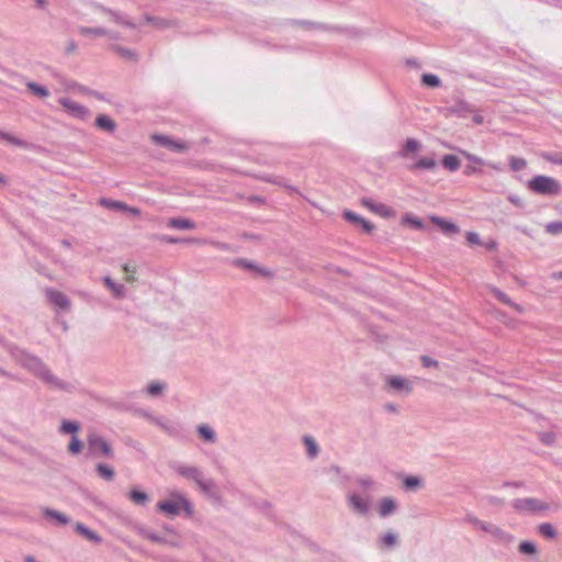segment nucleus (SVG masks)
<instances>
[{
  "mask_svg": "<svg viewBox=\"0 0 562 562\" xmlns=\"http://www.w3.org/2000/svg\"><path fill=\"white\" fill-rule=\"evenodd\" d=\"M103 282L113 292L115 297L121 299L125 295V286L123 284L114 282L110 277H104Z\"/></svg>",
  "mask_w": 562,
  "mask_h": 562,
  "instance_id": "30",
  "label": "nucleus"
},
{
  "mask_svg": "<svg viewBox=\"0 0 562 562\" xmlns=\"http://www.w3.org/2000/svg\"><path fill=\"white\" fill-rule=\"evenodd\" d=\"M420 148V143L414 138L406 139L403 148L396 154L401 158H406L408 153H415Z\"/></svg>",
  "mask_w": 562,
  "mask_h": 562,
  "instance_id": "28",
  "label": "nucleus"
},
{
  "mask_svg": "<svg viewBox=\"0 0 562 562\" xmlns=\"http://www.w3.org/2000/svg\"><path fill=\"white\" fill-rule=\"evenodd\" d=\"M344 218L348 222L361 226L362 229L367 233H371L374 228L373 224H371L369 221L364 220L363 217H361L360 215L356 214L352 211H345Z\"/></svg>",
  "mask_w": 562,
  "mask_h": 562,
  "instance_id": "18",
  "label": "nucleus"
},
{
  "mask_svg": "<svg viewBox=\"0 0 562 562\" xmlns=\"http://www.w3.org/2000/svg\"><path fill=\"white\" fill-rule=\"evenodd\" d=\"M79 430V425L72 420H63L60 431L64 434H76Z\"/></svg>",
  "mask_w": 562,
  "mask_h": 562,
  "instance_id": "45",
  "label": "nucleus"
},
{
  "mask_svg": "<svg viewBox=\"0 0 562 562\" xmlns=\"http://www.w3.org/2000/svg\"><path fill=\"white\" fill-rule=\"evenodd\" d=\"M160 239L168 244H178V243H183V241L190 240V239H183V238L171 237V236H162Z\"/></svg>",
  "mask_w": 562,
  "mask_h": 562,
  "instance_id": "60",
  "label": "nucleus"
},
{
  "mask_svg": "<svg viewBox=\"0 0 562 562\" xmlns=\"http://www.w3.org/2000/svg\"><path fill=\"white\" fill-rule=\"evenodd\" d=\"M512 507L520 514H537L549 509V505L535 497L515 498L512 501Z\"/></svg>",
  "mask_w": 562,
  "mask_h": 562,
  "instance_id": "6",
  "label": "nucleus"
},
{
  "mask_svg": "<svg viewBox=\"0 0 562 562\" xmlns=\"http://www.w3.org/2000/svg\"><path fill=\"white\" fill-rule=\"evenodd\" d=\"M538 530L539 532L546 537V538H549V539H553L555 538L557 536V531L555 529L553 528V526L549 522H543V524H540L538 526Z\"/></svg>",
  "mask_w": 562,
  "mask_h": 562,
  "instance_id": "40",
  "label": "nucleus"
},
{
  "mask_svg": "<svg viewBox=\"0 0 562 562\" xmlns=\"http://www.w3.org/2000/svg\"><path fill=\"white\" fill-rule=\"evenodd\" d=\"M518 549L522 554H535L537 552V547L532 541H521Z\"/></svg>",
  "mask_w": 562,
  "mask_h": 562,
  "instance_id": "47",
  "label": "nucleus"
},
{
  "mask_svg": "<svg viewBox=\"0 0 562 562\" xmlns=\"http://www.w3.org/2000/svg\"><path fill=\"white\" fill-rule=\"evenodd\" d=\"M361 204L372 213L378 214L384 218H390L394 215V211L390 206L380 202H375L371 198H362Z\"/></svg>",
  "mask_w": 562,
  "mask_h": 562,
  "instance_id": "12",
  "label": "nucleus"
},
{
  "mask_svg": "<svg viewBox=\"0 0 562 562\" xmlns=\"http://www.w3.org/2000/svg\"><path fill=\"white\" fill-rule=\"evenodd\" d=\"M77 49V44L74 41L68 42L66 46V53L70 54L74 53Z\"/></svg>",
  "mask_w": 562,
  "mask_h": 562,
  "instance_id": "63",
  "label": "nucleus"
},
{
  "mask_svg": "<svg viewBox=\"0 0 562 562\" xmlns=\"http://www.w3.org/2000/svg\"><path fill=\"white\" fill-rule=\"evenodd\" d=\"M509 166L513 171L522 170L527 166L526 159L521 157L510 156L509 157Z\"/></svg>",
  "mask_w": 562,
  "mask_h": 562,
  "instance_id": "43",
  "label": "nucleus"
},
{
  "mask_svg": "<svg viewBox=\"0 0 562 562\" xmlns=\"http://www.w3.org/2000/svg\"><path fill=\"white\" fill-rule=\"evenodd\" d=\"M173 470L178 475L193 481L204 494H210L215 487L214 481L205 479L203 472L198 467L176 463Z\"/></svg>",
  "mask_w": 562,
  "mask_h": 562,
  "instance_id": "2",
  "label": "nucleus"
},
{
  "mask_svg": "<svg viewBox=\"0 0 562 562\" xmlns=\"http://www.w3.org/2000/svg\"><path fill=\"white\" fill-rule=\"evenodd\" d=\"M151 420L157 425L159 426L161 429H164V425H166L168 423L167 419H164L161 417H151Z\"/></svg>",
  "mask_w": 562,
  "mask_h": 562,
  "instance_id": "62",
  "label": "nucleus"
},
{
  "mask_svg": "<svg viewBox=\"0 0 562 562\" xmlns=\"http://www.w3.org/2000/svg\"><path fill=\"white\" fill-rule=\"evenodd\" d=\"M461 155L472 164V165L467 166L465 169L463 170V173L465 176L482 173L480 166H488L492 169L497 170V171L502 170V167L499 164L487 162L483 158H481L474 154H471L467 150H461Z\"/></svg>",
  "mask_w": 562,
  "mask_h": 562,
  "instance_id": "7",
  "label": "nucleus"
},
{
  "mask_svg": "<svg viewBox=\"0 0 562 562\" xmlns=\"http://www.w3.org/2000/svg\"><path fill=\"white\" fill-rule=\"evenodd\" d=\"M168 226L180 231H190L195 228V223L184 217H172L168 222Z\"/></svg>",
  "mask_w": 562,
  "mask_h": 562,
  "instance_id": "22",
  "label": "nucleus"
},
{
  "mask_svg": "<svg viewBox=\"0 0 562 562\" xmlns=\"http://www.w3.org/2000/svg\"><path fill=\"white\" fill-rule=\"evenodd\" d=\"M95 8L103 13L110 14L115 23L127 27H135V24L131 22L124 14L112 11L111 9L104 8L100 4H97Z\"/></svg>",
  "mask_w": 562,
  "mask_h": 562,
  "instance_id": "20",
  "label": "nucleus"
},
{
  "mask_svg": "<svg viewBox=\"0 0 562 562\" xmlns=\"http://www.w3.org/2000/svg\"><path fill=\"white\" fill-rule=\"evenodd\" d=\"M430 221L447 235L458 234L460 232L459 227L454 223L446 218L432 215Z\"/></svg>",
  "mask_w": 562,
  "mask_h": 562,
  "instance_id": "17",
  "label": "nucleus"
},
{
  "mask_svg": "<svg viewBox=\"0 0 562 562\" xmlns=\"http://www.w3.org/2000/svg\"><path fill=\"white\" fill-rule=\"evenodd\" d=\"M546 232L551 235H558L562 233V222H550L546 225Z\"/></svg>",
  "mask_w": 562,
  "mask_h": 562,
  "instance_id": "53",
  "label": "nucleus"
},
{
  "mask_svg": "<svg viewBox=\"0 0 562 562\" xmlns=\"http://www.w3.org/2000/svg\"><path fill=\"white\" fill-rule=\"evenodd\" d=\"M95 126L109 133H114L116 130L115 121L105 114H100L97 116Z\"/></svg>",
  "mask_w": 562,
  "mask_h": 562,
  "instance_id": "24",
  "label": "nucleus"
},
{
  "mask_svg": "<svg viewBox=\"0 0 562 562\" xmlns=\"http://www.w3.org/2000/svg\"><path fill=\"white\" fill-rule=\"evenodd\" d=\"M491 293L503 304L510 306L514 308L518 314L525 313V307L520 304L515 303L505 292L501 291L499 289L495 286L488 288Z\"/></svg>",
  "mask_w": 562,
  "mask_h": 562,
  "instance_id": "16",
  "label": "nucleus"
},
{
  "mask_svg": "<svg viewBox=\"0 0 562 562\" xmlns=\"http://www.w3.org/2000/svg\"><path fill=\"white\" fill-rule=\"evenodd\" d=\"M81 449H82V442L80 441V439L77 436L74 435L69 442L68 451L71 454H78L81 451Z\"/></svg>",
  "mask_w": 562,
  "mask_h": 562,
  "instance_id": "48",
  "label": "nucleus"
},
{
  "mask_svg": "<svg viewBox=\"0 0 562 562\" xmlns=\"http://www.w3.org/2000/svg\"><path fill=\"white\" fill-rule=\"evenodd\" d=\"M422 82L425 86L431 87V88H438L441 86V80L437 75L434 74H424L422 76Z\"/></svg>",
  "mask_w": 562,
  "mask_h": 562,
  "instance_id": "38",
  "label": "nucleus"
},
{
  "mask_svg": "<svg viewBox=\"0 0 562 562\" xmlns=\"http://www.w3.org/2000/svg\"><path fill=\"white\" fill-rule=\"evenodd\" d=\"M304 446L306 447V454L310 459H314L318 456L319 448L315 439L311 436L303 437Z\"/></svg>",
  "mask_w": 562,
  "mask_h": 562,
  "instance_id": "29",
  "label": "nucleus"
},
{
  "mask_svg": "<svg viewBox=\"0 0 562 562\" xmlns=\"http://www.w3.org/2000/svg\"><path fill=\"white\" fill-rule=\"evenodd\" d=\"M442 166L449 171H457L460 167V160L454 155H445L442 158Z\"/></svg>",
  "mask_w": 562,
  "mask_h": 562,
  "instance_id": "35",
  "label": "nucleus"
},
{
  "mask_svg": "<svg viewBox=\"0 0 562 562\" xmlns=\"http://www.w3.org/2000/svg\"><path fill=\"white\" fill-rule=\"evenodd\" d=\"M528 188L542 195H558L561 192V183L549 176H536L528 182Z\"/></svg>",
  "mask_w": 562,
  "mask_h": 562,
  "instance_id": "5",
  "label": "nucleus"
},
{
  "mask_svg": "<svg viewBox=\"0 0 562 562\" xmlns=\"http://www.w3.org/2000/svg\"><path fill=\"white\" fill-rule=\"evenodd\" d=\"M420 360H422L423 366L426 367V368L438 367V361L432 359V358H430V357H428V356H423L420 358Z\"/></svg>",
  "mask_w": 562,
  "mask_h": 562,
  "instance_id": "58",
  "label": "nucleus"
},
{
  "mask_svg": "<svg viewBox=\"0 0 562 562\" xmlns=\"http://www.w3.org/2000/svg\"><path fill=\"white\" fill-rule=\"evenodd\" d=\"M78 32L83 36H105L109 35L111 38H117V35L110 34L103 27H88V26H80L78 27Z\"/></svg>",
  "mask_w": 562,
  "mask_h": 562,
  "instance_id": "26",
  "label": "nucleus"
},
{
  "mask_svg": "<svg viewBox=\"0 0 562 562\" xmlns=\"http://www.w3.org/2000/svg\"><path fill=\"white\" fill-rule=\"evenodd\" d=\"M424 482L420 477L407 475L403 480L404 488L407 491H416L423 486Z\"/></svg>",
  "mask_w": 562,
  "mask_h": 562,
  "instance_id": "32",
  "label": "nucleus"
},
{
  "mask_svg": "<svg viewBox=\"0 0 562 562\" xmlns=\"http://www.w3.org/2000/svg\"><path fill=\"white\" fill-rule=\"evenodd\" d=\"M42 513L46 518L54 520L58 525L64 526V525H68L70 522V518L67 515H65L56 509H53L49 507H44L42 509Z\"/></svg>",
  "mask_w": 562,
  "mask_h": 562,
  "instance_id": "21",
  "label": "nucleus"
},
{
  "mask_svg": "<svg viewBox=\"0 0 562 562\" xmlns=\"http://www.w3.org/2000/svg\"><path fill=\"white\" fill-rule=\"evenodd\" d=\"M165 432H167L170 437L180 438L182 435V427L180 424L176 422L168 420L166 425H164Z\"/></svg>",
  "mask_w": 562,
  "mask_h": 562,
  "instance_id": "34",
  "label": "nucleus"
},
{
  "mask_svg": "<svg viewBox=\"0 0 562 562\" xmlns=\"http://www.w3.org/2000/svg\"><path fill=\"white\" fill-rule=\"evenodd\" d=\"M95 471L98 475L105 481H112L115 476L113 468L105 463H98L95 467Z\"/></svg>",
  "mask_w": 562,
  "mask_h": 562,
  "instance_id": "31",
  "label": "nucleus"
},
{
  "mask_svg": "<svg viewBox=\"0 0 562 562\" xmlns=\"http://www.w3.org/2000/svg\"><path fill=\"white\" fill-rule=\"evenodd\" d=\"M114 48L120 55H122L124 57L132 58L134 56V53L132 50H130L128 48L121 47V46H115Z\"/></svg>",
  "mask_w": 562,
  "mask_h": 562,
  "instance_id": "61",
  "label": "nucleus"
},
{
  "mask_svg": "<svg viewBox=\"0 0 562 562\" xmlns=\"http://www.w3.org/2000/svg\"><path fill=\"white\" fill-rule=\"evenodd\" d=\"M484 501L490 506H498V507H501V506L504 505V499L501 498V497L494 496V495L485 496Z\"/></svg>",
  "mask_w": 562,
  "mask_h": 562,
  "instance_id": "56",
  "label": "nucleus"
},
{
  "mask_svg": "<svg viewBox=\"0 0 562 562\" xmlns=\"http://www.w3.org/2000/svg\"><path fill=\"white\" fill-rule=\"evenodd\" d=\"M483 532L487 533L494 542L502 546H509L515 540L510 532L492 522H487Z\"/></svg>",
  "mask_w": 562,
  "mask_h": 562,
  "instance_id": "9",
  "label": "nucleus"
},
{
  "mask_svg": "<svg viewBox=\"0 0 562 562\" xmlns=\"http://www.w3.org/2000/svg\"><path fill=\"white\" fill-rule=\"evenodd\" d=\"M27 89L35 95L44 99L49 95V91L45 86H41L36 82L30 81L26 83Z\"/></svg>",
  "mask_w": 562,
  "mask_h": 562,
  "instance_id": "36",
  "label": "nucleus"
},
{
  "mask_svg": "<svg viewBox=\"0 0 562 562\" xmlns=\"http://www.w3.org/2000/svg\"><path fill=\"white\" fill-rule=\"evenodd\" d=\"M144 537L155 543H164V544H169V546H173V547L178 546L177 541H170L153 531L144 532Z\"/></svg>",
  "mask_w": 562,
  "mask_h": 562,
  "instance_id": "37",
  "label": "nucleus"
},
{
  "mask_svg": "<svg viewBox=\"0 0 562 562\" xmlns=\"http://www.w3.org/2000/svg\"><path fill=\"white\" fill-rule=\"evenodd\" d=\"M384 409L390 413H397V406L393 403H386Z\"/></svg>",
  "mask_w": 562,
  "mask_h": 562,
  "instance_id": "64",
  "label": "nucleus"
},
{
  "mask_svg": "<svg viewBox=\"0 0 562 562\" xmlns=\"http://www.w3.org/2000/svg\"><path fill=\"white\" fill-rule=\"evenodd\" d=\"M452 111L460 116H464L467 112H471V109L468 103L460 101L453 106Z\"/></svg>",
  "mask_w": 562,
  "mask_h": 562,
  "instance_id": "55",
  "label": "nucleus"
},
{
  "mask_svg": "<svg viewBox=\"0 0 562 562\" xmlns=\"http://www.w3.org/2000/svg\"><path fill=\"white\" fill-rule=\"evenodd\" d=\"M16 358L22 367L31 371L37 378L42 379L50 387L65 391H70L72 389L69 383L64 382L55 376L38 357L25 351H20Z\"/></svg>",
  "mask_w": 562,
  "mask_h": 562,
  "instance_id": "1",
  "label": "nucleus"
},
{
  "mask_svg": "<svg viewBox=\"0 0 562 562\" xmlns=\"http://www.w3.org/2000/svg\"><path fill=\"white\" fill-rule=\"evenodd\" d=\"M157 509L169 517L178 516L181 510L186 512L188 516H191L193 513L191 502L179 492L171 493V499L159 502L157 504Z\"/></svg>",
  "mask_w": 562,
  "mask_h": 562,
  "instance_id": "3",
  "label": "nucleus"
},
{
  "mask_svg": "<svg viewBox=\"0 0 562 562\" xmlns=\"http://www.w3.org/2000/svg\"><path fill=\"white\" fill-rule=\"evenodd\" d=\"M507 200H508L512 204H514V205H516V206H518V207H524V206H525V204H524L522 200H521L517 194H509V195L507 196Z\"/></svg>",
  "mask_w": 562,
  "mask_h": 562,
  "instance_id": "59",
  "label": "nucleus"
},
{
  "mask_svg": "<svg viewBox=\"0 0 562 562\" xmlns=\"http://www.w3.org/2000/svg\"><path fill=\"white\" fill-rule=\"evenodd\" d=\"M165 389V383L156 381L148 384L146 392L151 396H158L164 392Z\"/></svg>",
  "mask_w": 562,
  "mask_h": 562,
  "instance_id": "41",
  "label": "nucleus"
},
{
  "mask_svg": "<svg viewBox=\"0 0 562 562\" xmlns=\"http://www.w3.org/2000/svg\"><path fill=\"white\" fill-rule=\"evenodd\" d=\"M153 139L160 146H164L175 153H182L188 149L187 143L182 140H176L166 135H154Z\"/></svg>",
  "mask_w": 562,
  "mask_h": 562,
  "instance_id": "13",
  "label": "nucleus"
},
{
  "mask_svg": "<svg viewBox=\"0 0 562 562\" xmlns=\"http://www.w3.org/2000/svg\"><path fill=\"white\" fill-rule=\"evenodd\" d=\"M464 521L468 522L469 525L473 526L474 528L482 530V531H484V528L486 527V525L488 522V521H484V520L479 519L476 516H474L472 514H468L464 517Z\"/></svg>",
  "mask_w": 562,
  "mask_h": 562,
  "instance_id": "39",
  "label": "nucleus"
},
{
  "mask_svg": "<svg viewBox=\"0 0 562 562\" xmlns=\"http://www.w3.org/2000/svg\"><path fill=\"white\" fill-rule=\"evenodd\" d=\"M101 203L109 207V209H114V210H120V211H124V210H127L128 206L123 203V202H120V201H114V200H102Z\"/></svg>",
  "mask_w": 562,
  "mask_h": 562,
  "instance_id": "49",
  "label": "nucleus"
},
{
  "mask_svg": "<svg viewBox=\"0 0 562 562\" xmlns=\"http://www.w3.org/2000/svg\"><path fill=\"white\" fill-rule=\"evenodd\" d=\"M396 509V503L391 497H384L379 504V515L381 517H387L392 515Z\"/></svg>",
  "mask_w": 562,
  "mask_h": 562,
  "instance_id": "25",
  "label": "nucleus"
},
{
  "mask_svg": "<svg viewBox=\"0 0 562 562\" xmlns=\"http://www.w3.org/2000/svg\"><path fill=\"white\" fill-rule=\"evenodd\" d=\"M45 294L49 303L59 307L60 310H68L70 307V300L63 292L55 289H46Z\"/></svg>",
  "mask_w": 562,
  "mask_h": 562,
  "instance_id": "15",
  "label": "nucleus"
},
{
  "mask_svg": "<svg viewBox=\"0 0 562 562\" xmlns=\"http://www.w3.org/2000/svg\"><path fill=\"white\" fill-rule=\"evenodd\" d=\"M541 157L551 164L562 166V153H542Z\"/></svg>",
  "mask_w": 562,
  "mask_h": 562,
  "instance_id": "46",
  "label": "nucleus"
},
{
  "mask_svg": "<svg viewBox=\"0 0 562 562\" xmlns=\"http://www.w3.org/2000/svg\"><path fill=\"white\" fill-rule=\"evenodd\" d=\"M87 456L92 459L97 458H114V451L109 441L95 431H91L87 436Z\"/></svg>",
  "mask_w": 562,
  "mask_h": 562,
  "instance_id": "4",
  "label": "nucleus"
},
{
  "mask_svg": "<svg viewBox=\"0 0 562 562\" xmlns=\"http://www.w3.org/2000/svg\"><path fill=\"white\" fill-rule=\"evenodd\" d=\"M59 103L67 113L75 119L87 121L90 117V111L88 108L69 98H60Z\"/></svg>",
  "mask_w": 562,
  "mask_h": 562,
  "instance_id": "8",
  "label": "nucleus"
},
{
  "mask_svg": "<svg viewBox=\"0 0 562 562\" xmlns=\"http://www.w3.org/2000/svg\"><path fill=\"white\" fill-rule=\"evenodd\" d=\"M539 440L546 446H553L555 442V434L553 431H540L538 432Z\"/></svg>",
  "mask_w": 562,
  "mask_h": 562,
  "instance_id": "44",
  "label": "nucleus"
},
{
  "mask_svg": "<svg viewBox=\"0 0 562 562\" xmlns=\"http://www.w3.org/2000/svg\"><path fill=\"white\" fill-rule=\"evenodd\" d=\"M347 503L350 509L358 515L364 516L370 510L371 501L369 496L351 492L347 495Z\"/></svg>",
  "mask_w": 562,
  "mask_h": 562,
  "instance_id": "10",
  "label": "nucleus"
},
{
  "mask_svg": "<svg viewBox=\"0 0 562 562\" xmlns=\"http://www.w3.org/2000/svg\"><path fill=\"white\" fill-rule=\"evenodd\" d=\"M356 483L358 484L359 487H361L364 491L372 488L374 486V481L370 476L357 477Z\"/></svg>",
  "mask_w": 562,
  "mask_h": 562,
  "instance_id": "52",
  "label": "nucleus"
},
{
  "mask_svg": "<svg viewBox=\"0 0 562 562\" xmlns=\"http://www.w3.org/2000/svg\"><path fill=\"white\" fill-rule=\"evenodd\" d=\"M74 529L77 533H79L80 536L85 537L87 540L93 543H100L102 541V538L95 531H93L82 522H76Z\"/></svg>",
  "mask_w": 562,
  "mask_h": 562,
  "instance_id": "19",
  "label": "nucleus"
},
{
  "mask_svg": "<svg viewBox=\"0 0 562 562\" xmlns=\"http://www.w3.org/2000/svg\"><path fill=\"white\" fill-rule=\"evenodd\" d=\"M236 263L240 267H244L246 269H249V270H255L257 271L258 273H261V274H267L268 272L262 269V268H258L256 265H254L252 262L248 261V260H245V259H238L236 261Z\"/></svg>",
  "mask_w": 562,
  "mask_h": 562,
  "instance_id": "51",
  "label": "nucleus"
},
{
  "mask_svg": "<svg viewBox=\"0 0 562 562\" xmlns=\"http://www.w3.org/2000/svg\"><path fill=\"white\" fill-rule=\"evenodd\" d=\"M328 473L335 474L339 481L340 484H342L345 481L348 480V476L346 474L341 473V469L338 465H330L327 470Z\"/></svg>",
  "mask_w": 562,
  "mask_h": 562,
  "instance_id": "54",
  "label": "nucleus"
},
{
  "mask_svg": "<svg viewBox=\"0 0 562 562\" xmlns=\"http://www.w3.org/2000/svg\"><path fill=\"white\" fill-rule=\"evenodd\" d=\"M0 140H5L12 145H15V146H19V147H24L26 145V143L7 132H2L0 131Z\"/></svg>",
  "mask_w": 562,
  "mask_h": 562,
  "instance_id": "42",
  "label": "nucleus"
},
{
  "mask_svg": "<svg viewBox=\"0 0 562 562\" xmlns=\"http://www.w3.org/2000/svg\"><path fill=\"white\" fill-rule=\"evenodd\" d=\"M398 543V536L393 531H387L379 537V547L381 549H393Z\"/></svg>",
  "mask_w": 562,
  "mask_h": 562,
  "instance_id": "23",
  "label": "nucleus"
},
{
  "mask_svg": "<svg viewBox=\"0 0 562 562\" xmlns=\"http://www.w3.org/2000/svg\"><path fill=\"white\" fill-rule=\"evenodd\" d=\"M465 238L470 245H481L480 235L475 232H468Z\"/></svg>",
  "mask_w": 562,
  "mask_h": 562,
  "instance_id": "57",
  "label": "nucleus"
},
{
  "mask_svg": "<svg viewBox=\"0 0 562 562\" xmlns=\"http://www.w3.org/2000/svg\"><path fill=\"white\" fill-rule=\"evenodd\" d=\"M403 222L413 225L417 229H423L424 228L423 221L420 218L412 215V214H406L403 217Z\"/></svg>",
  "mask_w": 562,
  "mask_h": 562,
  "instance_id": "50",
  "label": "nucleus"
},
{
  "mask_svg": "<svg viewBox=\"0 0 562 562\" xmlns=\"http://www.w3.org/2000/svg\"><path fill=\"white\" fill-rule=\"evenodd\" d=\"M385 389L389 392L409 394L413 390L412 382L401 375H389L385 378Z\"/></svg>",
  "mask_w": 562,
  "mask_h": 562,
  "instance_id": "11",
  "label": "nucleus"
},
{
  "mask_svg": "<svg viewBox=\"0 0 562 562\" xmlns=\"http://www.w3.org/2000/svg\"><path fill=\"white\" fill-rule=\"evenodd\" d=\"M128 498L137 505H145L149 501V496L147 495V493L138 491L136 488L130 491Z\"/></svg>",
  "mask_w": 562,
  "mask_h": 562,
  "instance_id": "33",
  "label": "nucleus"
},
{
  "mask_svg": "<svg viewBox=\"0 0 562 562\" xmlns=\"http://www.w3.org/2000/svg\"><path fill=\"white\" fill-rule=\"evenodd\" d=\"M199 439L205 445H216L218 442V436L215 429L209 424H199L195 427Z\"/></svg>",
  "mask_w": 562,
  "mask_h": 562,
  "instance_id": "14",
  "label": "nucleus"
},
{
  "mask_svg": "<svg viewBox=\"0 0 562 562\" xmlns=\"http://www.w3.org/2000/svg\"><path fill=\"white\" fill-rule=\"evenodd\" d=\"M437 167V161L431 157H422L413 165L409 166V170L415 171L419 169L434 170Z\"/></svg>",
  "mask_w": 562,
  "mask_h": 562,
  "instance_id": "27",
  "label": "nucleus"
}]
</instances>
